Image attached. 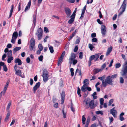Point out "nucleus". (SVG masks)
I'll list each match as a JSON object with an SVG mask.
<instances>
[{
    "label": "nucleus",
    "instance_id": "nucleus-1",
    "mask_svg": "<svg viewBox=\"0 0 127 127\" xmlns=\"http://www.w3.org/2000/svg\"><path fill=\"white\" fill-rule=\"evenodd\" d=\"M96 95V92H95L92 95L94 99L91 100L90 98L87 97L84 100L83 103L85 104L84 106L86 109H88L89 108L92 109H94L95 108L96 106L94 102V99L97 98V97Z\"/></svg>",
    "mask_w": 127,
    "mask_h": 127
},
{
    "label": "nucleus",
    "instance_id": "nucleus-2",
    "mask_svg": "<svg viewBox=\"0 0 127 127\" xmlns=\"http://www.w3.org/2000/svg\"><path fill=\"white\" fill-rule=\"evenodd\" d=\"M125 64L126 65L123 67L121 73L122 76L124 78L127 79V61L125 62Z\"/></svg>",
    "mask_w": 127,
    "mask_h": 127
},
{
    "label": "nucleus",
    "instance_id": "nucleus-3",
    "mask_svg": "<svg viewBox=\"0 0 127 127\" xmlns=\"http://www.w3.org/2000/svg\"><path fill=\"white\" fill-rule=\"evenodd\" d=\"M49 72L47 69H44L43 71L42 76L43 80L44 82H46L49 79Z\"/></svg>",
    "mask_w": 127,
    "mask_h": 127
},
{
    "label": "nucleus",
    "instance_id": "nucleus-4",
    "mask_svg": "<svg viewBox=\"0 0 127 127\" xmlns=\"http://www.w3.org/2000/svg\"><path fill=\"white\" fill-rule=\"evenodd\" d=\"M99 57V56L97 54L92 55L90 57L88 61L89 66H90L92 64L91 61L94 60V62L96 61Z\"/></svg>",
    "mask_w": 127,
    "mask_h": 127
},
{
    "label": "nucleus",
    "instance_id": "nucleus-5",
    "mask_svg": "<svg viewBox=\"0 0 127 127\" xmlns=\"http://www.w3.org/2000/svg\"><path fill=\"white\" fill-rule=\"evenodd\" d=\"M127 2V0H124L120 9V10H121V11L119 13V16H120L125 11L126 7Z\"/></svg>",
    "mask_w": 127,
    "mask_h": 127
},
{
    "label": "nucleus",
    "instance_id": "nucleus-6",
    "mask_svg": "<svg viewBox=\"0 0 127 127\" xmlns=\"http://www.w3.org/2000/svg\"><path fill=\"white\" fill-rule=\"evenodd\" d=\"M43 32V30L41 28H40L38 29L35 34L38 37V40H40L42 38Z\"/></svg>",
    "mask_w": 127,
    "mask_h": 127
},
{
    "label": "nucleus",
    "instance_id": "nucleus-7",
    "mask_svg": "<svg viewBox=\"0 0 127 127\" xmlns=\"http://www.w3.org/2000/svg\"><path fill=\"white\" fill-rule=\"evenodd\" d=\"M35 41L34 38H32L30 40L29 48L31 51L33 50L35 46Z\"/></svg>",
    "mask_w": 127,
    "mask_h": 127
},
{
    "label": "nucleus",
    "instance_id": "nucleus-8",
    "mask_svg": "<svg viewBox=\"0 0 127 127\" xmlns=\"http://www.w3.org/2000/svg\"><path fill=\"white\" fill-rule=\"evenodd\" d=\"M105 81L108 84L111 85L113 84L112 79L111 78V76H108L106 77L105 80Z\"/></svg>",
    "mask_w": 127,
    "mask_h": 127
},
{
    "label": "nucleus",
    "instance_id": "nucleus-9",
    "mask_svg": "<svg viewBox=\"0 0 127 127\" xmlns=\"http://www.w3.org/2000/svg\"><path fill=\"white\" fill-rule=\"evenodd\" d=\"M101 30V33L102 36H104L106 33V26L104 25H102Z\"/></svg>",
    "mask_w": 127,
    "mask_h": 127
},
{
    "label": "nucleus",
    "instance_id": "nucleus-10",
    "mask_svg": "<svg viewBox=\"0 0 127 127\" xmlns=\"http://www.w3.org/2000/svg\"><path fill=\"white\" fill-rule=\"evenodd\" d=\"M64 10L67 17H69L70 16L71 13L70 9L67 7L64 8Z\"/></svg>",
    "mask_w": 127,
    "mask_h": 127
},
{
    "label": "nucleus",
    "instance_id": "nucleus-11",
    "mask_svg": "<svg viewBox=\"0 0 127 127\" xmlns=\"http://www.w3.org/2000/svg\"><path fill=\"white\" fill-rule=\"evenodd\" d=\"M40 82H38L36 83L35 86L33 87V91L34 94L35 93L37 89L40 87Z\"/></svg>",
    "mask_w": 127,
    "mask_h": 127
},
{
    "label": "nucleus",
    "instance_id": "nucleus-12",
    "mask_svg": "<svg viewBox=\"0 0 127 127\" xmlns=\"http://www.w3.org/2000/svg\"><path fill=\"white\" fill-rule=\"evenodd\" d=\"M61 104H63L64 102L65 99V92L64 91H62V93L61 94Z\"/></svg>",
    "mask_w": 127,
    "mask_h": 127
},
{
    "label": "nucleus",
    "instance_id": "nucleus-13",
    "mask_svg": "<svg viewBox=\"0 0 127 127\" xmlns=\"http://www.w3.org/2000/svg\"><path fill=\"white\" fill-rule=\"evenodd\" d=\"M36 16L35 15H33V26L32 27H31V30L32 29V30H33L34 29V28L36 26Z\"/></svg>",
    "mask_w": 127,
    "mask_h": 127
},
{
    "label": "nucleus",
    "instance_id": "nucleus-14",
    "mask_svg": "<svg viewBox=\"0 0 127 127\" xmlns=\"http://www.w3.org/2000/svg\"><path fill=\"white\" fill-rule=\"evenodd\" d=\"M115 107H114L110 110V112L111 113L113 116L114 117H115L117 116L116 115L117 114V112L115 109Z\"/></svg>",
    "mask_w": 127,
    "mask_h": 127
},
{
    "label": "nucleus",
    "instance_id": "nucleus-15",
    "mask_svg": "<svg viewBox=\"0 0 127 127\" xmlns=\"http://www.w3.org/2000/svg\"><path fill=\"white\" fill-rule=\"evenodd\" d=\"M102 70V69H101L100 68H95L93 70V72L94 74H95L100 71Z\"/></svg>",
    "mask_w": 127,
    "mask_h": 127
},
{
    "label": "nucleus",
    "instance_id": "nucleus-16",
    "mask_svg": "<svg viewBox=\"0 0 127 127\" xmlns=\"http://www.w3.org/2000/svg\"><path fill=\"white\" fill-rule=\"evenodd\" d=\"M16 71L15 74L17 75H19L22 78H24V76H23L21 75L22 72L21 70H20L18 69L16 70Z\"/></svg>",
    "mask_w": 127,
    "mask_h": 127
},
{
    "label": "nucleus",
    "instance_id": "nucleus-17",
    "mask_svg": "<svg viewBox=\"0 0 127 127\" xmlns=\"http://www.w3.org/2000/svg\"><path fill=\"white\" fill-rule=\"evenodd\" d=\"M14 62L16 63H18V65H21L22 64V62L19 58H17L15 60Z\"/></svg>",
    "mask_w": 127,
    "mask_h": 127
},
{
    "label": "nucleus",
    "instance_id": "nucleus-18",
    "mask_svg": "<svg viewBox=\"0 0 127 127\" xmlns=\"http://www.w3.org/2000/svg\"><path fill=\"white\" fill-rule=\"evenodd\" d=\"M112 48L113 47L112 46H110L108 48L106 53V56H108L110 54L112 50Z\"/></svg>",
    "mask_w": 127,
    "mask_h": 127
},
{
    "label": "nucleus",
    "instance_id": "nucleus-19",
    "mask_svg": "<svg viewBox=\"0 0 127 127\" xmlns=\"http://www.w3.org/2000/svg\"><path fill=\"white\" fill-rule=\"evenodd\" d=\"M76 57V56L75 54L73 53H72L69 59V60L71 61H72Z\"/></svg>",
    "mask_w": 127,
    "mask_h": 127
},
{
    "label": "nucleus",
    "instance_id": "nucleus-20",
    "mask_svg": "<svg viewBox=\"0 0 127 127\" xmlns=\"http://www.w3.org/2000/svg\"><path fill=\"white\" fill-rule=\"evenodd\" d=\"M21 49V47H16L14 48L13 50V53L14 54L16 52L20 50Z\"/></svg>",
    "mask_w": 127,
    "mask_h": 127
},
{
    "label": "nucleus",
    "instance_id": "nucleus-21",
    "mask_svg": "<svg viewBox=\"0 0 127 127\" xmlns=\"http://www.w3.org/2000/svg\"><path fill=\"white\" fill-rule=\"evenodd\" d=\"M124 113L123 112H122L120 115L119 118L121 121H123L124 120V118L123 116L124 115Z\"/></svg>",
    "mask_w": 127,
    "mask_h": 127
},
{
    "label": "nucleus",
    "instance_id": "nucleus-22",
    "mask_svg": "<svg viewBox=\"0 0 127 127\" xmlns=\"http://www.w3.org/2000/svg\"><path fill=\"white\" fill-rule=\"evenodd\" d=\"M14 5L12 4L11 6V8L10 11V14L8 17V19H9L12 16L13 9H14Z\"/></svg>",
    "mask_w": 127,
    "mask_h": 127
},
{
    "label": "nucleus",
    "instance_id": "nucleus-23",
    "mask_svg": "<svg viewBox=\"0 0 127 127\" xmlns=\"http://www.w3.org/2000/svg\"><path fill=\"white\" fill-rule=\"evenodd\" d=\"M77 30H76L74 32H73L72 33V34L71 35L70 37H69L68 40H70L76 34L77 32Z\"/></svg>",
    "mask_w": 127,
    "mask_h": 127
},
{
    "label": "nucleus",
    "instance_id": "nucleus-24",
    "mask_svg": "<svg viewBox=\"0 0 127 127\" xmlns=\"http://www.w3.org/2000/svg\"><path fill=\"white\" fill-rule=\"evenodd\" d=\"M18 36V34L17 32L16 31L15 32L13 33L12 38H13V37H14L15 39H16L17 37Z\"/></svg>",
    "mask_w": 127,
    "mask_h": 127
},
{
    "label": "nucleus",
    "instance_id": "nucleus-25",
    "mask_svg": "<svg viewBox=\"0 0 127 127\" xmlns=\"http://www.w3.org/2000/svg\"><path fill=\"white\" fill-rule=\"evenodd\" d=\"M71 18L68 21L69 24H71L74 22V20L75 18L74 17H71Z\"/></svg>",
    "mask_w": 127,
    "mask_h": 127
},
{
    "label": "nucleus",
    "instance_id": "nucleus-26",
    "mask_svg": "<svg viewBox=\"0 0 127 127\" xmlns=\"http://www.w3.org/2000/svg\"><path fill=\"white\" fill-rule=\"evenodd\" d=\"M8 58L7 60V62L8 63H10L11 62V61L13 59V58L12 56L8 57Z\"/></svg>",
    "mask_w": 127,
    "mask_h": 127
},
{
    "label": "nucleus",
    "instance_id": "nucleus-27",
    "mask_svg": "<svg viewBox=\"0 0 127 127\" xmlns=\"http://www.w3.org/2000/svg\"><path fill=\"white\" fill-rule=\"evenodd\" d=\"M84 85L85 84V86H87L89 84V80L88 79H85L83 82Z\"/></svg>",
    "mask_w": 127,
    "mask_h": 127
},
{
    "label": "nucleus",
    "instance_id": "nucleus-28",
    "mask_svg": "<svg viewBox=\"0 0 127 127\" xmlns=\"http://www.w3.org/2000/svg\"><path fill=\"white\" fill-rule=\"evenodd\" d=\"M78 71H79V75L81 76L82 75L81 71V70H79L78 68H77L76 70L75 73V75H76Z\"/></svg>",
    "mask_w": 127,
    "mask_h": 127
},
{
    "label": "nucleus",
    "instance_id": "nucleus-29",
    "mask_svg": "<svg viewBox=\"0 0 127 127\" xmlns=\"http://www.w3.org/2000/svg\"><path fill=\"white\" fill-rule=\"evenodd\" d=\"M85 115H84L82 116V123L83 124H85V121L86 118L85 117Z\"/></svg>",
    "mask_w": 127,
    "mask_h": 127
},
{
    "label": "nucleus",
    "instance_id": "nucleus-30",
    "mask_svg": "<svg viewBox=\"0 0 127 127\" xmlns=\"http://www.w3.org/2000/svg\"><path fill=\"white\" fill-rule=\"evenodd\" d=\"M85 84L81 88V90L83 92H85L86 91V87H85L86 86H85Z\"/></svg>",
    "mask_w": 127,
    "mask_h": 127
},
{
    "label": "nucleus",
    "instance_id": "nucleus-31",
    "mask_svg": "<svg viewBox=\"0 0 127 127\" xmlns=\"http://www.w3.org/2000/svg\"><path fill=\"white\" fill-rule=\"evenodd\" d=\"M12 51L11 50H10L7 53V57H12Z\"/></svg>",
    "mask_w": 127,
    "mask_h": 127
},
{
    "label": "nucleus",
    "instance_id": "nucleus-32",
    "mask_svg": "<svg viewBox=\"0 0 127 127\" xmlns=\"http://www.w3.org/2000/svg\"><path fill=\"white\" fill-rule=\"evenodd\" d=\"M49 49L50 50V53H53L54 52V50L53 47L52 46L49 47Z\"/></svg>",
    "mask_w": 127,
    "mask_h": 127
},
{
    "label": "nucleus",
    "instance_id": "nucleus-33",
    "mask_svg": "<svg viewBox=\"0 0 127 127\" xmlns=\"http://www.w3.org/2000/svg\"><path fill=\"white\" fill-rule=\"evenodd\" d=\"M80 89L79 88V87H78L77 88V94L78 95H79V97H80L81 96V95L80 94Z\"/></svg>",
    "mask_w": 127,
    "mask_h": 127
},
{
    "label": "nucleus",
    "instance_id": "nucleus-34",
    "mask_svg": "<svg viewBox=\"0 0 127 127\" xmlns=\"http://www.w3.org/2000/svg\"><path fill=\"white\" fill-rule=\"evenodd\" d=\"M96 113L98 115L100 114L101 115H103V113L102 111H98L96 112Z\"/></svg>",
    "mask_w": 127,
    "mask_h": 127
},
{
    "label": "nucleus",
    "instance_id": "nucleus-35",
    "mask_svg": "<svg viewBox=\"0 0 127 127\" xmlns=\"http://www.w3.org/2000/svg\"><path fill=\"white\" fill-rule=\"evenodd\" d=\"M90 117H88L86 123L85 125L88 126L90 122Z\"/></svg>",
    "mask_w": 127,
    "mask_h": 127
},
{
    "label": "nucleus",
    "instance_id": "nucleus-36",
    "mask_svg": "<svg viewBox=\"0 0 127 127\" xmlns=\"http://www.w3.org/2000/svg\"><path fill=\"white\" fill-rule=\"evenodd\" d=\"M38 48L39 49L41 50H42L43 49V47L42 45L41 44H39L38 46Z\"/></svg>",
    "mask_w": 127,
    "mask_h": 127
},
{
    "label": "nucleus",
    "instance_id": "nucleus-37",
    "mask_svg": "<svg viewBox=\"0 0 127 127\" xmlns=\"http://www.w3.org/2000/svg\"><path fill=\"white\" fill-rule=\"evenodd\" d=\"M102 86L104 87H106V86L107 85V83L105 81H104V80L102 81Z\"/></svg>",
    "mask_w": 127,
    "mask_h": 127
},
{
    "label": "nucleus",
    "instance_id": "nucleus-38",
    "mask_svg": "<svg viewBox=\"0 0 127 127\" xmlns=\"http://www.w3.org/2000/svg\"><path fill=\"white\" fill-rule=\"evenodd\" d=\"M55 45L56 47H58L60 44V42L58 41L57 40H55Z\"/></svg>",
    "mask_w": 127,
    "mask_h": 127
},
{
    "label": "nucleus",
    "instance_id": "nucleus-39",
    "mask_svg": "<svg viewBox=\"0 0 127 127\" xmlns=\"http://www.w3.org/2000/svg\"><path fill=\"white\" fill-rule=\"evenodd\" d=\"M89 47L91 51L92 50L93 48H94L93 46L90 43L89 44Z\"/></svg>",
    "mask_w": 127,
    "mask_h": 127
},
{
    "label": "nucleus",
    "instance_id": "nucleus-40",
    "mask_svg": "<svg viewBox=\"0 0 127 127\" xmlns=\"http://www.w3.org/2000/svg\"><path fill=\"white\" fill-rule=\"evenodd\" d=\"M105 76L104 75L101 77H98V79L100 80H102L103 81V79L105 78Z\"/></svg>",
    "mask_w": 127,
    "mask_h": 127
},
{
    "label": "nucleus",
    "instance_id": "nucleus-41",
    "mask_svg": "<svg viewBox=\"0 0 127 127\" xmlns=\"http://www.w3.org/2000/svg\"><path fill=\"white\" fill-rule=\"evenodd\" d=\"M71 72V76H73L74 75V69L73 68H71L70 69Z\"/></svg>",
    "mask_w": 127,
    "mask_h": 127
},
{
    "label": "nucleus",
    "instance_id": "nucleus-42",
    "mask_svg": "<svg viewBox=\"0 0 127 127\" xmlns=\"http://www.w3.org/2000/svg\"><path fill=\"white\" fill-rule=\"evenodd\" d=\"M114 101V100L113 99H111L110 100L108 103V106H109Z\"/></svg>",
    "mask_w": 127,
    "mask_h": 127
},
{
    "label": "nucleus",
    "instance_id": "nucleus-43",
    "mask_svg": "<svg viewBox=\"0 0 127 127\" xmlns=\"http://www.w3.org/2000/svg\"><path fill=\"white\" fill-rule=\"evenodd\" d=\"M3 67V70L5 72L7 71L8 70V69L7 68V67L6 66V65L5 64Z\"/></svg>",
    "mask_w": 127,
    "mask_h": 127
},
{
    "label": "nucleus",
    "instance_id": "nucleus-44",
    "mask_svg": "<svg viewBox=\"0 0 127 127\" xmlns=\"http://www.w3.org/2000/svg\"><path fill=\"white\" fill-rule=\"evenodd\" d=\"M100 104L102 105L103 104L104 99L103 98H101L100 99Z\"/></svg>",
    "mask_w": 127,
    "mask_h": 127
},
{
    "label": "nucleus",
    "instance_id": "nucleus-45",
    "mask_svg": "<svg viewBox=\"0 0 127 127\" xmlns=\"http://www.w3.org/2000/svg\"><path fill=\"white\" fill-rule=\"evenodd\" d=\"M121 66V64L120 63H117L115 64V68H118L120 67Z\"/></svg>",
    "mask_w": 127,
    "mask_h": 127
},
{
    "label": "nucleus",
    "instance_id": "nucleus-46",
    "mask_svg": "<svg viewBox=\"0 0 127 127\" xmlns=\"http://www.w3.org/2000/svg\"><path fill=\"white\" fill-rule=\"evenodd\" d=\"M83 53L82 52H80L79 53V58L80 59H82L83 58Z\"/></svg>",
    "mask_w": 127,
    "mask_h": 127
},
{
    "label": "nucleus",
    "instance_id": "nucleus-47",
    "mask_svg": "<svg viewBox=\"0 0 127 127\" xmlns=\"http://www.w3.org/2000/svg\"><path fill=\"white\" fill-rule=\"evenodd\" d=\"M62 112L63 117L64 118H65L66 117V114L64 112V108L63 109Z\"/></svg>",
    "mask_w": 127,
    "mask_h": 127
},
{
    "label": "nucleus",
    "instance_id": "nucleus-48",
    "mask_svg": "<svg viewBox=\"0 0 127 127\" xmlns=\"http://www.w3.org/2000/svg\"><path fill=\"white\" fill-rule=\"evenodd\" d=\"M43 56L42 55H41L38 58V59L39 61H40L42 62L43 60Z\"/></svg>",
    "mask_w": 127,
    "mask_h": 127
},
{
    "label": "nucleus",
    "instance_id": "nucleus-49",
    "mask_svg": "<svg viewBox=\"0 0 127 127\" xmlns=\"http://www.w3.org/2000/svg\"><path fill=\"white\" fill-rule=\"evenodd\" d=\"M120 83L121 84L123 83L124 82V80L122 77H120Z\"/></svg>",
    "mask_w": 127,
    "mask_h": 127
},
{
    "label": "nucleus",
    "instance_id": "nucleus-50",
    "mask_svg": "<svg viewBox=\"0 0 127 127\" xmlns=\"http://www.w3.org/2000/svg\"><path fill=\"white\" fill-rule=\"evenodd\" d=\"M106 64L105 63H104L101 66V69H103L106 67Z\"/></svg>",
    "mask_w": 127,
    "mask_h": 127
},
{
    "label": "nucleus",
    "instance_id": "nucleus-51",
    "mask_svg": "<svg viewBox=\"0 0 127 127\" xmlns=\"http://www.w3.org/2000/svg\"><path fill=\"white\" fill-rule=\"evenodd\" d=\"M44 30L45 32L46 33L48 32L49 31L48 30V28L46 27H45L44 28Z\"/></svg>",
    "mask_w": 127,
    "mask_h": 127
},
{
    "label": "nucleus",
    "instance_id": "nucleus-52",
    "mask_svg": "<svg viewBox=\"0 0 127 127\" xmlns=\"http://www.w3.org/2000/svg\"><path fill=\"white\" fill-rule=\"evenodd\" d=\"M76 9H77V8H76V9H75V10L74 11L73 13L72 14V15L71 16V17H75V15H76V14H75V13L76 12Z\"/></svg>",
    "mask_w": 127,
    "mask_h": 127
},
{
    "label": "nucleus",
    "instance_id": "nucleus-53",
    "mask_svg": "<svg viewBox=\"0 0 127 127\" xmlns=\"http://www.w3.org/2000/svg\"><path fill=\"white\" fill-rule=\"evenodd\" d=\"M30 84L31 85H32L33 82V80L32 78H30Z\"/></svg>",
    "mask_w": 127,
    "mask_h": 127
},
{
    "label": "nucleus",
    "instance_id": "nucleus-54",
    "mask_svg": "<svg viewBox=\"0 0 127 127\" xmlns=\"http://www.w3.org/2000/svg\"><path fill=\"white\" fill-rule=\"evenodd\" d=\"M72 61H73V62H72L73 64L74 65L76 64L77 62V60H76V59H74Z\"/></svg>",
    "mask_w": 127,
    "mask_h": 127
},
{
    "label": "nucleus",
    "instance_id": "nucleus-55",
    "mask_svg": "<svg viewBox=\"0 0 127 127\" xmlns=\"http://www.w3.org/2000/svg\"><path fill=\"white\" fill-rule=\"evenodd\" d=\"M117 74H115L114 75H112L111 76V78H112L113 79L116 78L117 76Z\"/></svg>",
    "mask_w": 127,
    "mask_h": 127
},
{
    "label": "nucleus",
    "instance_id": "nucleus-56",
    "mask_svg": "<svg viewBox=\"0 0 127 127\" xmlns=\"http://www.w3.org/2000/svg\"><path fill=\"white\" fill-rule=\"evenodd\" d=\"M11 102H9L7 106V110H9L10 107L11 105Z\"/></svg>",
    "mask_w": 127,
    "mask_h": 127
},
{
    "label": "nucleus",
    "instance_id": "nucleus-57",
    "mask_svg": "<svg viewBox=\"0 0 127 127\" xmlns=\"http://www.w3.org/2000/svg\"><path fill=\"white\" fill-rule=\"evenodd\" d=\"M78 49V47L76 46L74 49V52H77Z\"/></svg>",
    "mask_w": 127,
    "mask_h": 127
},
{
    "label": "nucleus",
    "instance_id": "nucleus-58",
    "mask_svg": "<svg viewBox=\"0 0 127 127\" xmlns=\"http://www.w3.org/2000/svg\"><path fill=\"white\" fill-rule=\"evenodd\" d=\"M97 40L96 38H93L92 39V41L93 42H95L97 41Z\"/></svg>",
    "mask_w": 127,
    "mask_h": 127
},
{
    "label": "nucleus",
    "instance_id": "nucleus-59",
    "mask_svg": "<svg viewBox=\"0 0 127 127\" xmlns=\"http://www.w3.org/2000/svg\"><path fill=\"white\" fill-rule=\"evenodd\" d=\"M66 0L68 2L71 3H73L75 1V0Z\"/></svg>",
    "mask_w": 127,
    "mask_h": 127
},
{
    "label": "nucleus",
    "instance_id": "nucleus-60",
    "mask_svg": "<svg viewBox=\"0 0 127 127\" xmlns=\"http://www.w3.org/2000/svg\"><path fill=\"white\" fill-rule=\"evenodd\" d=\"M97 21L98 23L100 25H101L103 23L102 22V21H101L100 19H97Z\"/></svg>",
    "mask_w": 127,
    "mask_h": 127
},
{
    "label": "nucleus",
    "instance_id": "nucleus-61",
    "mask_svg": "<svg viewBox=\"0 0 127 127\" xmlns=\"http://www.w3.org/2000/svg\"><path fill=\"white\" fill-rule=\"evenodd\" d=\"M60 85L61 87H62L63 86V81L62 80L60 81Z\"/></svg>",
    "mask_w": 127,
    "mask_h": 127
},
{
    "label": "nucleus",
    "instance_id": "nucleus-62",
    "mask_svg": "<svg viewBox=\"0 0 127 127\" xmlns=\"http://www.w3.org/2000/svg\"><path fill=\"white\" fill-rule=\"evenodd\" d=\"M109 119L110 120V123H112L113 121L114 120V119L113 117H109Z\"/></svg>",
    "mask_w": 127,
    "mask_h": 127
},
{
    "label": "nucleus",
    "instance_id": "nucleus-63",
    "mask_svg": "<svg viewBox=\"0 0 127 127\" xmlns=\"http://www.w3.org/2000/svg\"><path fill=\"white\" fill-rule=\"evenodd\" d=\"M30 7L27 6L25 9L24 11L26 12L27 11L29 10L30 9Z\"/></svg>",
    "mask_w": 127,
    "mask_h": 127
},
{
    "label": "nucleus",
    "instance_id": "nucleus-64",
    "mask_svg": "<svg viewBox=\"0 0 127 127\" xmlns=\"http://www.w3.org/2000/svg\"><path fill=\"white\" fill-rule=\"evenodd\" d=\"M5 64V63L4 62H0V66H4Z\"/></svg>",
    "mask_w": 127,
    "mask_h": 127
}]
</instances>
